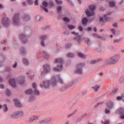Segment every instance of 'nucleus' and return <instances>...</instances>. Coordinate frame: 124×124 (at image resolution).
<instances>
[{"mask_svg":"<svg viewBox=\"0 0 124 124\" xmlns=\"http://www.w3.org/2000/svg\"><path fill=\"white\" fill-rule=\"evenodd\" d=\"M108 5L110 7H115V6H116V4L114 2H110Z\"/></svg>","mask_w":124,"mask_h":124,"instance_id":"28","label":"nucleus"},{"mask_svg":"<svg viewBox=\"0 0 124 124\" xmlns=\"http://www.w3.org/2000/svg\"><path fill=\"white\" fill-rule=\"evenodd\" d=\"M119 58H120V55H117L116 56L111 57L109 61L110 63L114 64L117 62L119 60Z\"/></svg>","mask_w":124,"mask_h":124,"instance_id":"6","label":"nucleus"},{"mask_svg":"<svg viewBox=\"0 0 124 124\" xmlns=\"http://www.w3.org/2000/svg\"><path fill=\"white\" fill-rule=\"evenodd\" d=\"M77 110H75V111L74 112H73L69 115H68L67 116V118H71V117H72V116H73V115H74L75 114V112H76Z\"/></svg>","mask_w":124,"mask_h":124,"instance_id":"36","label":"nucleus"},{"mask_svg":"<svg viewBox=\"0 0 124 124\" xmlns=\"http://www.w3.org/2000/svg\"><path fill=\"white\" fill-rule=\"evenodd\" d=\"M2 108L3 109L4 112H7L8 111V108H7V105L6 104H4L2 106Z\"/></svg>","mask_w":124,"mask_h":124,"instance_id":"20","label":"nucleus"},{"mask_svg":"<svg viewBox=\"0 0 124 124\" xmlns=\"http://www.w3.org/2000/svg\"><path fill=\"white\" fill-rule=\"evenodd\" d=\"M51 70V68H50V65L45 64L43 65V71L41 74V76H43V75H45V74H47L48 72H49Z\"/></svg>","mask_w":124,"mask_h":124,"instance_id":"4","label":"nucleus"},{"mask_svg":"<svg viewBox=\"0 0 124 124\" xmlns=\"http://www.w3.org/2000/svg\"><path fill=\"white\" fill-rule=\"evenodd\" d=\"M28 2L29 4H32V3H33V1L32 0H28Z\"/></svg>","mask_w":124,"mask_h":124,"instance_id":"47","label":"nucleus"},{"mask_svg":"<svg viewBox=\"0 0 124 124\" xmlns=\"http://www.w3.org/2000/svg\"><path fill=\"white\" fill-rule=\"evenodd\" d=\"M105 113L106 114H109V113H110V110L107 108H106Z\"/></svg>","mask_w":124,"mask_h":124,"instance_id":"50","label":"nucleus"},{"mask_svg":"<svg viewBox=\"0 0 124 124\" xmlns=\"http://www.w3.org/2000/svg\"><path fill=\"white\" fill-rule=\"evenodd\" d=\"M93 31L96 32V31H97V29H96V28L95 27L93 28Z\"/></svg>","mask_w":124,"mask_h":124,"instance_id":"61","label":"nucleus"},{"mask_svg":"<svg viewBox=\"0 0 124 124\" xmlns=\"http://www.w3.org/2000/svg\"><path fill=\"white\" fill-rule=\"evenodd\" d=\"M97 62V61H96V60H92L91 62V64H94V63H96Z\"/></svg>","mask_w":124,"mask_h":124,"instance_id":"44","label":"nucleus"},{"mask_svg":"<svg viewBox=\"0 0 124 124\" xmlns=\"http://www.w3.org/2000/svg\"><path fill=\"white\" fill-rule=\"evenodd\" d=\"M13 22L14 25H18L20 23L19 15L16 14L13 17Z\"/></svg>","mask_w":124,"mask_h":124,"instance_id":"5","label":"nucleus"},{"mask_svg":"<svg viewBox=\"0 0 124 124\" xmlns=\"http://www.w3.org/2000/svg\"><path fill=\"white\" fill-rule=\"evenodd\" d=\"M94 10H95V6L94 5L90 6L89 10L87 9L85 11V13H86L87 17H91L92 16H94Z\"/></svg>","mask_w":124,"mask_h":124,"instance_id":"2","label":"nucleus"},{"mask_svg":"<svg viewBox=\"0 0 124 124\" xmlns=\"http://www.w3.org/2000/svg\"><path fill=\"white\" fill-rule=\"evenodd\" d=\"M108 15H111V12H109L108 13H107V14L105 15L103 17H100L99 22H104V20H103L104 19H105L106 21H110L111 18L108 17L107 16H108Z\"/></svg>","mask_w":124,"mask_h":124,"instance_id":"7","label":"nucleus"},{"mask_svg":"<svg viewBox=\"0 0 124 124\" xmlns=\"http://www.w3.org/2000/svg\"><path fill=\"white\" fill-rule=\"evenodd\" d=\"M101 123L104 124H109V120H105V122H103V121H102L101 122Z\"/></svg>","mask_w":124,"mask_h":124,"instance_id":"38","label":"nucleus"},{"mask_svg":"<svg viewBox=\"0 0 124 124\" xmlns=\"http://www.w3.org/2000/svg\"><path fill=\"white\" fill-rule=\"evenodd\" d=\"M85 42L88 45H91V40H90V39L88 38H85Z\"/></svg>","mask_w":124,"mask_h":124,"instance_id":"31","label":"nucleus"},{"mask_svg":"<svg viewBox=\"0 0 124 124\" xmlns=\"http://www.w3.org/2000/svg\"><path fill=\"white\" fill-rule=\"evenodd\" d=\"M55 61L56 62H57L58 68H54L53 70H54V71H60V70H62V64L63 63V61H62V59L61 58L56 59Z\"/></svg>","mask_w":124,"mask_h":124,"instance_id":"3","label":"nucleus"},{"mask_svg":"<svg viewBox=\"0 0 124 124\" xmlns=\"http://www.w3.org/2000/svg\"><path fill=\"white\" fill-rule=\"evenodd\" d=\"M36 84H35V83L33 82L32 84V88H33V89H34V90L36 89Z\"/></svg>","mask_w":124,"mask_h":124,"instance_id":"46","label":"nucleus"},{"mask_svg":"<svg viewBox=\"0 0 124 124\" xmlns=\"http://www.w3.org/2000/svg\"><path fill=\"white\" fill-rule=\"evenodd\" d=\"M14 101L15 102V104L16 107H18V108H20V107H21L22 105H21V103H20V102L17 99H14Z\"/></svg>","mask_w":124,"mask_h":124,"instance_id":"13","label":"nucleus"},{"mask_svg":"<svg viewBox=\"0 0 124 124\" xmlns=\"http://www.w3.org/2000/svg\"><path fill=\"white\" fill-rule=\"evenodd\" d=\"M25 81V77H23L21 80L20 81V84H23V83H24V82Z\"/></svg>","mask_w":124,"mask_h":124,"instance_id":"43","label":"nucleus"},{"mask_svg":"<svg viewBox=\"0 0 124 124\" xmlns=\"http://www.w3.org/2000/svg\"><path fill=\"white\" fill-rule=\"evenodd\" d=\"M118 42H120V40H114V43H117Z\"/></svg>","mask_w":124,"mask_h":124,"instance_id":"57","label":"nucleus"},{"mask_svg":"<svg viewBox=\"0 0 124 124\" xmlns=\"http://www.w3.org/2000/svg\"><path fill=\"white\" fill-rule=\"evenodd\" d=\"M41 17H40V16H37L36 17V21H40V20H41Z\"/></svg>","mask_w":124,"mask_h":124,"instance_id":"41","label":"nucleus"},{"mask_svg":"<svg viewBox=\"0 0 124 124\" xmlns=\"http://www.w3.org/2000/svg\"><path fill=\"white\" fill-rule=\"evenodd\" d=\"M52 119L51 118H47L44 120H43L39 123V124H47V123H49V122H51Z\"/></svg>","mask_w":124,"mask_h":124,"instance_id":"14","label":"nucleus"},{"mask_svg":"<svg viewBox=\"0 0 124 124\" xmlns=\"http://www.w3.org/2000/svg\"><path fill=\"white\" fill-rule=\"evenodd\" d=\"M23 63L24 64H25V65H28L29 64V61L26 58H23Z\"/></svg>","mask_w":124,"mask_h":124,"instance_id":"25","label":"nucleus"},{"mask_svg":"<svg viewBox=\"0 0 124 124\" xmlns=\"http://www.w3.org/2000/svg\"><path fill=\"white\" fill-rule=\"evenodd\" d=\"M62 10V7H57V11L60 12Z\"/></svg>","mask_w":124,"mask_h":124,"instance_id":"53","label":"nucleus"},{"mask_svg":"<svg viewBox=\"0 0 124 124\" xmlns=\"http://www.w3.org/2000/svg\"><path fill=\"white\" fill-rule=\"evenodd\" d=\"M57 79L58 80V82H59L60 84H63V80L62 79L60 76H57Z\"/></svg>","mask_w":124,"mask_h":124,"instance_id":"27","label":"nucleus"},{"mask_svg":"<svg viewBox=\"0 0 124 124\" xmlns=\"http://www.w3.org/2000/svg\"><path fill=\"white\" fill-rule=\"evenodd\" d=\"M24 116V112L23 111H17V117H23Z\"/></svg>","mask_w":124,"mask_h":124,"instance_id":"26","label":"nucleus"},{"mask_svg":"<svg viewBox=\"0 0 124 124\" xmlns=\"http://www.w3.org/2000/svg\"><path fill=\"white\" fill-rule=\"evenodd\" d=\"M118 91V89H115L114 90H113L112 91V94H114V93H117V91Z\"/></svg>","mask_w":124,"mask_h":124,"instance_id":"49","label":"nucleus"},{"mask_svg":"<svg viewBox=\"0 0 124 124\" xmlns=\"http://www.w3.org/2000/svg\"><path fill=\"white\" fill-rule=\"evenodd\" d=\"M92 31V28L89 27L88 28H87L88 31Z\"/></svg>","mask_w":124,"mask_h":124,"instance_id":"58","label":"nucleus"},{"mask_svg":"<svg viewBox=\"0 0 124 124\" xmlns=\"http://www.w3.org/2000/svg\"><path fill=\"white\" fill-rule=\"evenodd\" d=\"M116 99H117V100H122V99L123 100V96H117L116 97Z\"/></svg>","mask_w":124,"mask_h":124,"instance_id":"45","label":"nucleus"},{"mask_svg":"<svg viewBox=\"0 0 124 124\" xmlns=\"http://www.w3.org/2000/svg\"><path fill=\"white\" fill-rule=\"evenodd\" d=\"M82 23L83 25H86V24L88 23V18L86 17L83 18L82 20Z\"/></svg>","mask_w":124,"mask_h":124,"instance_id":"23","label":"nucleus"},{"mask_svg":"<svg viewBox=\"0 0 124 124\" xmlns=\"http://www.w3.org/2000/svg\"><path fill=\"white\" fill-rule=\"evenodd\" d=\"M55 2L57 4H59V5L62 4V1L61 0H55Z\"/></svg>","mask_w":124,"mask_h":124,"instance_id":"34","label":"nucleus"},{"mask_svg":"<svg viewBox=\"0 0 124 124\" xmlns=\"http://www.w3.org/2000/svg\"><path fill=\"white\" fill-rule=\"evenodd\" d=\"M93 36L94 37H97V38H101V37H100V36H99V35H97L96 33H93Z\"/></svg>","mask_w":124,"mask_h":124,"instance_id":"42","label":"nucleus"},{"mask_svg":"<svg viewBox=\"0 0 124 124\" xmlns=\"http://www.w3.org/2000/svg\"><path fill=\"white\" fill-rule=\"evenodd\" d=\"M23 21L24 22H28L30 21V16L28 15H25L23 16Z\"/></svg>","mask_w":124,"mask_h":124,"instance_id":"19","label":"nucleus"},{"mask_svg":"<svg viewBox=\"0 0 124 124\" xmlns=\"http://www.w3.org/2000/svg\"><path fill=\"white\" fill-rule=\"evenodd\" d=\"M43 85L45 88L48 89L50 86V85H51L53 86H56V85H57V80L55 77H53L50 82L49 80H44L43 81Z\"/></svg>","mask_w":124,"mask_h":124,"instance_id":"1","label":"nucleus"},{"mask_svg":"<svg viewBox=\"0 0 124 124\" xmlns=\"http://www.w3.org/2000/svg\"><path fill=\"white\" fill-rule=\"evenodd\" d=\"M45 57H46V58H49V54H46L45 55Z\"/></svg>","mask_w":124,"mask_h":124,"instance_id":"62","label":"nucleus"},{"mask_svg":"<svg viewBox=\"0 0 124 124\" xmlns=\"http://www.w3.org/2000/svg\"><path fill=\"white\" fill-rule=\"evenodd\" d=\"M107 106L108 108H109V109H111V108H113V106H114V105L113 104V102H109L107 104Z\"/></svg>","mask_w":124,"mask_h":124,"instance_id":"22","label":"nucleus"},{"mask_svg":"<svg viewBox=\"0 0 124 124\" xmlns=\"http://www.w3.org/2000/svg\"><path fill=\"white\" fill-rule=\"evenodd\" d=\"M34 4L35 5H38V0H35Z\"/></svg>","mask_w":124,"mask_h":124,"instance_id":"54","label":"nucleus"},{"mask_svg":"<svg viewBox=\"0 0 124 124\" xmlns=\"http://www.w3.org/2000/svg\"><path fill=\"white\" fill-rule=\"evenodd\" d=\"M111 31H112L113 34H116V30L115 29H110Z\"/></svg>","mask_w":124,"mask_h":124,"instance_id":"48","label":"nucleus"},{"mask_svg":"<svg viewBox=\"0 0 124 124\" xmlns=\"http://www.w3.org/2000/svg\"><path fill=\"white\" fill-rule=\"evenodd\" d=\"M34 93V94H36V95H39V94L40 93L39 91H38V90H36V89H35Z\"/></svg>","mask_w":124,"mask_h":124,"instance_id":"40","label":"nucleus"},{"mask_svg":"<svg viewBox=\"0 0 124 124\" xmlns=\"http://www.w3.org/2000/svg\"><path fill=\"white\" fill-rule=\"evenodd\" d=\"M63 20L64 21V22H67V23H69L70 22L69 19H68L67 17H64Z\"/></svg>","mask_w":124,"mask_h":124,"instance_id":"39","label":"nucleus"},{"mask_svg":"<svg viewBox=\"0 0 124 124\" xmlns=\"http://www.w3.org/2000/svg\"><path fill=\"white\" fill-rule=\"evenodd\" d=\"M67 57L68 58H74V54L69 53L67 54Z\"/></svg>","mask_w":124,"mask_h":124,"instance_id":"33","label":"nucleus"},{"mask_svg":"<svg viewBox=\"0 0 124 124\" xmlns=\"http://www.w3.org/2000/svg\"><path fill=\"white\" fill-rule=\"evenodd\" d=\"M4 86L2 84L0 85V89H4Z\"/></svg>","mask_w":124,"mask_h":124,"instance_id":"59","label":"nucleus"},{"mask_svg":"<svg viewBox=\"0 0 124 124\" xmlns=\"http://www.w3.org/2000/svg\"><path fill=\"white\" fill-rule=\"evenodd\" d=\"M68 28L69 30H73L75 28V26L72 25H68Z\"/></svg>","mask_w":124,"mask_h":124,"instance_id":"35","label":"nucleus"},{"mask_svg":"<svg viewBox=\"0 0 124 124\" xmlns=\"http://www.w3.org/2000/svg\"><path fill=\"white\" fill-rule=\"evenodd\" d=\"M13 68H16L17 67V62H15L14 65H13Z\"/></svg>","mask_w":124,"mask_h":124,"instance_id":"51","label":"nucleus"},{"mask_svg":"<svg viewBox=\"0 0 124 124\" xmlns=\"http://www.w3.org/2000/svg\"><path fill=\"white\" fill-rule=\"evenodd\" d=\"M40 38L42 40L41 45H42V47H44V46H45V45L44 44V42L43 41V40H46V39H47V37L46 35H44L42 36Z\"/></svg>","mask_w":124,"mask_h":124,"instance_id":"12","label":"nucleus"},{"mask_svg":"<svg viewBox=\"0 0 124 124\" xmlns=\"http://www.w3.org/2000/svg\"><path fill=\"white\" fill-rule=\"evenodd\" d=\"M121 115H120V118L121 119H124V114H121Z\"/></svg>","mask_w":124,"mask_h":124,"instance_id":"55","label":"nucleus"},{"mask_svg":"<svg viewBox=\"0 0 124 124\" xmlns=\"http://www.w3.org/2000/svg\"><path fill=\"white\" fill-rule=\"evenodd\" d=\"M116 112L119 113V114H124V108H121Z\"/></svg>","mask_w":124,"mask_h":124,"instance_id":"17","label":"nucleus"},{"mask_svg":"<svg viewBox=\"0 0 124 124\" xmlns=\"http://www.w3.org/2000/svg\"><path fill=\"white\" fill-rule=\"evenodd\" d=\"M64 34H66V35L69 34L68 32H64Z\"/></svg>","mask_w":124,"mask_h":124,"instance_id":"63","label":"nucleus"},{"mask_svg":"<svg viewBox=\"0 0 124 124\" xmlns=\"http://www.w3.org/2000/svg\"><path fill=\"white\" fill-rule=\"evenodd\" d=\"M72 34H74V35H76V37L75 38V39H76L78 42H80V41L81 40V36H79L78 35V33H76L75 31L71 32Z\"/></svg>","mask_w":124,"mask_h":124,"instance_id":"11","label":"nucleus"},{"mask_svg":"<svg viewBox=\"0 0 124 124\" xmlns=\"http://www.w3.org/2000/svg\"><path fill=\"white\" fill-rule=\"evenodd\" d=\"M31 122H33L34 120H39V116H33L31 118Z\"/></svg>","mask_w":124,"mask_h":124,"instance_id":"18","label":"nucleus"},{"mask_svg":"<svg viewBox=\"0 0 124 124\" xmlns=\"http://www.w3.org/2000/svg\"><path fill=\"white\" fill-rule=\"evenodd\" d=\"M9 83L12 85L14 88L16 87V83H15V79L13 78L9 80Z\"/></svg>","mask_w":124,"mask_h":124,"instance_id":"15","label":"nucleus"},{"mask_svg":"<svg viewBox=\"0 0 124 124\" xmlns=\"http://www.w3.org/2000/svg\"><path fill=\"white\" fill-rule=\"evenodd\" d=\"M42 4L43 5V6H44L45 7H47V6H48V3H47V2L44 1L43 3Z\"/></svg>","mask_w":124,"mask_h":124,"instance_id":"37","label":"nucleus"},{"mask_svg":"<svg viewBox=\"0 0 124 124\" xmlns=\"http://www.w3.org/2000/svg\"><path fill=\"white\" fill-rule=\"evenodd\" d=\"M5 94L8 96H10L11 95V92H10V91L7 90L5 92Z\"/></svg>","mask_w":124,"mask_h":124,"instance_id":"30","label":"nucleus"},{"mask_svg":"<svg viewBox=\"0 0 124 124\" xmlns=\"http://www.w3.org/2000/svg\"><path fill=\"white\" fill-rule=\"evenodd\" d=\"M20 39L23 42H24V44H26V43L28 42V40H27L25 34L23 33L20 34Z\"/></svg>","mask_w":124,"mask_h":124,"instance_id":"10","label":"nucleus"},{"mask_svg":"<svg viewBox=\"0 0 124 124\" xmlns=\"http://www.w3.org/2000/svg\"><path fill=\"white\" fill-rule=\"evenodd\" d=\"M84 65H85V63H81L78 65L77 70L75 71L76 73H78V74H82V69H81V68L83 67Z\"/></svg>","mask_w":124,"mask_h":124,"instance_id":"8","label":"nucleus"},{"mask_svg":"<svg viewBox=\"0 0 124 124\" xmlns=\"http://www.w3.org/2000/svg\"><path fill=\"white\" fill-rule=\"evenodd\" d=\"M11 117H12V118H14V119H18V112H17V111L13 112L11 114Z\"/></svg>","mask_w":124,"mask_h":124,"instance_id":"16","label":"nucleus"},{"mask_svg":"<svg viewBox=\"0 0 124 124\" xmlns=\"http://www.w3.org/2000/svg\"><path fill=\"white\" fill-rule=\"evenodd\" d=\"M100 88V86L99 85H95V86L92 87L93 90H94V92H97L98 90H99V88Z\"/></svg>","mask_w":124,"mask_h":124,"instance_id":"21","label":"nucleus"},{"mask_svg":"<svg viewBox=\"0 0 124 124\" xmlns=\"http://www.w3.org/2000/svg\"><path fill=\"white\" fill-rule=\"evenodd\" d=\"M20 53L21 54H26L27 51H26V49H25V48L22 47L20 49Z\"/></svg>","mask_w":124,"mask_h":124,"instance_id":"29","label":"nucleus"},{"mask_svg":"<svg viewBox=\"0 0 124 124\" xmlns=\"http://www.w3.org/2000/svg\"><path fill=\"white\" fill-rule=\"evenodd\" d=\"M104 10H105V8H104L103 7H101V8H100L101 11H104Z\"/></svg>","mask_w":124,"mask_h":124,"instance_id":"60","label":"nucleus"},{"mask_svg":"<svg viewBox=\"0 0 124 124\" xmlns=\"http://www.w3.org/2000/svg\"><path fill=\"white\" fill-rule=\"evenodd\" d=\"M10 23V20L8 18L5 17L2 19L1 24L4 27H7L9 25Z\"/></svg>","mask_w":124,"mask_h":124,"instance_id":"9","label":"nucleus"},{"mask_svg":"<svg viewBox=\"0 0 124 124\" xmlns=\"http://www.w3.org/2000/svg\"><path fill=\"white\" fill-rule=\"evenodd\" d=\"M78 56L80 57V58H83V59H85V58H86V55H85L81 53H79L78 54Z\"/></svg>","mask_w":124,"mask_h":124,"instance_id":"32","label":"nucleus"},{"mask_svg":"<svg viewBox=\"0 0 124 124\" xmlns=\"http://www.w3.org/2000/svg\"><path fill=\"white\" fill-rule=\"evenodd\" d=\"M122 100L124 102V94L122 95Z\"/></svg>","mask_w":124,"mask_h":124,"instance_id":"64","label":"nucleus"},{"mask_svg":"<svg viewBox=\"0 0 124 124\" xmlns=\"http://www.w3.org/2000/svg\"><path fill=\"white\" fill-rule=\"evenodd\" d=\"M42 8L44 10L45 12H46V13H48V10L47 9L44 8V7H42Z\"/></svg>","mask_w":124,"mask_h":124,"instance_id":"52","label":"nucleus"},{"mask_svg":"<svg viewBox=\"0 0 124 124\" xmlns=\"http://www.w3.org/2000/svg\"><path fill=\"white\" fill-rule=\"evenodd\" d=\"M78 30L79 31H83V28L81 26H80L78 27Z\"/></svg>","mask_w":124,"mask_h":124,"instance_id":"56","label":"nucleus"},{"mask_svg":"<svg viewBox=\"0 0 124 124\" xmlns=\"http://www.w3.org/2000/svg\"><path fill=\"white\" fill-rule=\"evenodd\" d=\"M32 93L31 89H28L25 92L26 94H31Z\"/></svg>","mask_w":124,"mask_h":124,"instance_id":"24","label":"nucleus"}]
</instances>
